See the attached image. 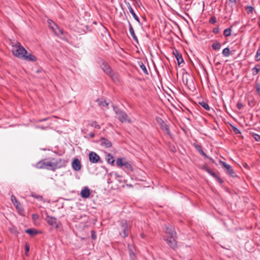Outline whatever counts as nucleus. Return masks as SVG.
Here are the masks:
<instances>
[{"label": "nucleus", "instance_id": "dca6fc26", "mask_svg": "<svg viewBox=\"0 0 260 260\" xmlns=\"http://www.w3.org/2000/svg\"><path fill=\"white\" fill-rule=\"evenodd\" d=\"M80 194L83 198L86 199L89 198L90 194V191L89 188L87 186L85 187L81 190Z\"/></svg>", "mask_w": 260, "mask_h": 260}, {"label": "nucleus", "instance_id": "bf43d9fd", "mask_svg": "<svg viewBox=\"0 0 260 260\" xmlns=\"http://www.w3.org/2000/svg\"><path fill=\"white\" fill-rule=\"evenodd\" d=\"M182 81H183V82L184 84L185 85H187V83H188V80L187 78H186L185 79H184V77H183V79H182Z\"/></svg>", "mask_w": 260, "mask_h": 260}, {"label": "nucleus", "instance_id": "8fccbe9b", "mask_svg": "<svg viewBox=\"0 0 260 260\" xmlns=\"http://www.w3.org/2000/svg\"><path fill=\"white\" fill-rule=\"evenodd\" d=\"M212 32L214 34H217L219 32V28L218 26L216 27H215L212 30Z\"/></svg>", "mask_w": 260, "mask_h": 260}, {"label": "nucleus", "instance_id": "f3484780", "mask_svg": "<svg viewBox=\"0 0 260 260\" xmlns=\"http://www.w3.org/2000/svg\"><path fill=\"white\" fill-rule=\"evenodd\" d=\"M22 58L26 60L31 61H36L37 60L36 57L32 55V54L24 53L22 56Z\"/></svg>", "mask_w": 260, "mask_h": 260}, {"label": "nucleus", "instance_id": "473e14b6", "mask_svg": "<svg viewBox=\"0 0 260 260\" xmlns=\"http://www.w3.org/2000/svg\"><path fill=\"white\" fill-rule=\"evenodd\" d=\"M89 125L92 127H94L95 128L97 129H100L101 126L100 125L97 123L96 121H92L89 123Z\"/></svg>", "mask_w": 260, "mask_h": 260}, {"label": "nucleus", "instance_id": "4468645a", "mask_svg": "<svg viewBox=\"0 0 260 260\" xmlns=\"http://www.w3.org/2000/svg\"><path fill=\"white\" fill-rule=\"evenodd\" d=\"M176 238H170V239H167L166 241L168 245L173 249L175 250L177 248V243L176 241Z\"/></svg>", "mask_w": 260, "mask_h": 260}, {"label": "nucleus", "instance_id": "774afa93", "mask_svg": "<svg viewBox=\"0 0 260 260\" xmlns=\"http://www.w3.org/2000/svg\"><path fill=\"white\" fill-rule=\"evenodd\" d=\"M35 197L37 199H42V197L40 196H35Z\"/></svg>", "mask_w": 260, "mask_h": 260}, {"label": "nucleus", "instance_id": "f03ea898", "mask_svg": "<svg viewBox=\"0 0 260 260\" xmlns=\"http://www.w3.org/2000/svg\"><path fill=\"white\" fill-rule=\"evenodd\" d=\"M56 164H55L54 161L51 162L47 161L46 159H44L39 161L37 164L36 167L38 169L44 168L54 171L56 170Z\"/></svg>", "mask_w": 260, "mask_h": 260}, {"label": "nucleus", "instance_id": "c9c22d12", "mask_svg": "<svg viewBox=\"0 0 260 260\" xmlns=\"http://www.w3.org/2000/svg\"><path fill=\"white\" fill-rule=\"evenodd\" d=\"M155 120L158 124L159 125V126H160L165 123L164 121L162 120V119L159 117H156Z\"/></svg>", "mask_w": 260, "mask_h": 260}, {"label": "nucleus", "instance_id": "5fc2aeb1", "mask_svg": "<svg viewBox=\"0 0 260 260\" xmlns=\"http://www.w3.org/2000/svg\"><path fill=\"white\" fill-rule=\"evenodd\" d=\"M29 250V246L27 243H26L25 245V252L26 253Z\"/></svg>", "mask_w": 260, "mask_h": 260}, {"label": "nucleus", "instance_id": "c85d7f7f", "mask_svg": "<svg viewBox=\"0 0 260 260\" xmlns=\"http://www.w3.org/2000/svg\"><path fill=\"white\" fill-rule=\"evenodd\" d=\"M9 231L12 234L15 235H17L19 234V232L17 231V228L14 226L9 227Z\"/></svg>", "mask_w": 260, "mask_h": 260}, {"label": "nucleus", "instance_id": "6e6d98bb", "mask_svg": "<svg viewBox=\"0 0 260 260\" xmlns=\"http://www.w3.org/2000/svg\"><path fill=\"white\" fill-rule=\"evenodd\" d=\"M124 3L126 4V5L127 6L129 10H130L131 9H133L129 2H126V1H124Z\"/></svg>", "mask_w": 260, "mask_h": 260}, {"label": "nucleus", "instance_id": "052dcab7", "mask_svg": "<svg viewBox=\"0 0 260 260\" xmlns=\"http://www.w3.org/2000/svg\"><path fill=\"white\" fill-rule=\"evenodd\" d=\"M89 136L91 138H94L95 136V134L94 133H90L89 134Z\"/></svg>", "mask_w": 260, "mask_h": 260}, {"label": "nucleus", "instance_id": "58836bf2", "mask_svg": "<svg viewBox=\"0 0 260 260\" xmlns=\"http://www.w3.org/2000/svg\"><path fill=\"white\" fill-rule=\"evenodd\" d=\"M245 10L248 14H251L253 12L254 8L252 6H248L246 7Z\"/></svg>", "mask_w": 260, "mask_h": 260}, {"label": "nucleus", "instance_id": "0eeeda50", "mask_svg": "<svg viewBox=\"0 0 260 260\" xmlns=\"http://www.w3.org/2000/svg\"><path fill=\"white\" fill-rule=\"evenodd\" d=\"M116 114L118 120L122 123L127 121L128 116L124 111L121 110L116 111Z\"/></svg>", "mask_w": 260, "mask_h": 260}, {"label": "nucleus", "instance_id": "a19ab883", "mask_svg": "<svg viewBox=\"0 0 260 260\" xmlns=\"http://www.w3.org/2000/svg\"><path fill=\"white\" fill-rule=\"evenodd\" d=\"M216 22H217V19L215 16H212L209 20V23L210 24H214Z\"/></svg>", "mask_w": 260, "mask_h": 260}, {"label": "nucleus", "instance_id": "864d4df0", "mask_svg": "<svg viewBox=\"0 0 260 260\" xmlns=\"http://www.w3.org/2000/svg\"><path fill=\"white\" fill-rule=\"evenodd\" d=\"M243 105L242 103L238 102L237 104V107L239 110H240L243 107Z\"/></svg>", "mask_w": 260, "mask_h": 260}, {"label": "nucleus", "instance_id": "b1692460", "mask_svg": "<svg viewBox=\"0 0 260 260\" xmlns=\"http://www.w3.org/2000/svg\"><path fill=\"white\" fill-rule=\"evenodd\" d=\"M194 147L197 149V150L199 151V152L204 157H207V155L205 154V153L203 151L202 146L201 145L198 144H194Z\"/></svg>", "mask_w": 260, "mask_h": 260}, {"label": "nucleus", "instance_id": "338daca9", "mask_svg": "<svg viewBox=\"0 0 260 260\" xmlns=\"http://www.w3.org/2000/svg\"><path fill=\"white\" fill-rule=\"evenodd\" d=\"M229 1L231 3H234V4L236 3V0H229Z\"/></svg>", "mask_w": 260, "mask_h": 260}, {"label": "nucleus", "instance_id": "1a4fd4ad", "mask_svg": "<svg viewBox=\"0 0 260 260\" xmlns=\"http://www.w3.org/2000/svg\"><path fill=\"white\" fill-rule=\"evenodd\" d=\"M173 54L175 56L177 61V64L179 66H180L182 63H184V60L182 58V54L179 52L178 50L175 49L173 50Z\"/></svg>", "mask_w": 260, "mask_h": 260}, {"label": "nucleus", "instance_id": "39448f33", "mask_svg": "<svg viewBox=\"0 0 260 260\" xmlns=\"http://www.w3.org/2000/svg\"><path fill=\"white\" fill-rule=\"evenodd\" d=\"M45 220L51 226V229H58L59 228L60 223L55 217L47 215Z\"/></svg>", "mask_w": 260, "mask_h": 260}, {"label": "nucleus", "instance_id": "a18cd8bd", "mask_svg": "<svg viewBox=\"0 0 260 260\" xmlns=\"http://www.w3.org/2000/svg\"><path fill=\"white\" fill-rule=\"evenodd\" d=\"M91 237L92 240H95L96 238V233L93 230L91 231Z\"/></svg>", "mask_w": 260, "mask_h": 260}, {"label": "nucleus", "instance_id": "13d9d810", "mask_svg": "<svg viewBox=\"0 0 260 260\" xmlns=\"http://www.w3.org/2000/svg\"><path fill=\"white\" fill-rule=\"evenodd\" d=\"M242 166L247 169H249V167L248 166L246 162H242Z\"/></svg>", "mask_w": 260, "mask_h": 260}, {"label": "nucleus", "instance_id": "c03bdc74", "mask_svg": "<svg viewBox=\"0 0 260 260\" xmlns=\"http://www.w3.org/2000/svg\"><path fill=\"white\" fill-rule=\"evenodd\" d=\"M255 89L257 94L260 96V84L259 83H256Z\"/></svg>", "mask_w": 260, "mask_h": 260}, {"label": "nucleus", "instance_id": "e2e57ef3", "mask_svg": "<svg viewBox=\"0 0 260 260\" xmlns=\"http://www.w3.org/2000/svg\"><path fill=\"white\" fill-rule=\"evenodd\" d=\"M207 173H208L210 175L213 172V171L209 168V169H207Z\"/></svg>", "mask_w": 260, "mask_h": 260}, {"label": "nucleus", "instance_id": "bb28decb", "mask_svg": "<svg viewBox=\"0 0 260 260\" xmlns=\"http://www.w3.org/2000/svg\"><path fill=\"white\" fill-rule=\"evenodd\" d=\"M233 26H231L230 27L225 29L223 31V35L226 37H229L231 35V31Z\"/></svg>", "mask_w": 260, "mask_h": 260}, {"label": "nucleus", "instance_id": "2eb2a0df", "mask_svg": "<svg viewBox=\"0 0 260 260\" xmlns=\"http://www.w3.org/2000/svg\"><path fill=\"white\" fill-rule=\"evenodd\" d=\"M72 167L75 171H80L81 168V164L79 159L78 158L74 159L72 162Z\"/></svg>", "mask_w": 260, "mask_h": 260}, {"label": "nucleus", "instance_id": "423d86ee", "mask_svg": "<svg viewBox=\"0 0 260 260\" xmlns=\"http://www.w3.org/2000/svg\"><path fill=\"white\" fill-rule=\"evenodd\" d=\"M100 62L101 63V67L102 69L106 74L108 75L109 74L112 73L113 70L106 61L102 59H101Z\"/></svg>", "mask_w": 260, "mask_h": 260}, {"label": "nucleus", "instance_id": "7ed1b4c3", "mask_svg": "<svg viewBox=\"0 0 260 260\" xmlns=\"http://www.w3.org/2000/svg\"><path fill=\"white\" fill-rule=\"evenodd\" d=\"M12 52L16 57L22 58L23 54L27 53V51L19 42H17L15 45L13 46Z\"/></svg>", "mask_w": 260, "mask_h": 260}, {"label": "nucleus", "instance_id": "49530a36", "mask_svg": "<svg viewBox=\"0 0 260 260\" xmlns=\"http://www.w3.org/2000/svg\"><path fill=\"white\" fill-rule=\"evenodd\" d=\"M51 28L56 36H59L60 35H62L60 33V32H58V31H57L56 29H57L54 25H53V26H52V27Z\"/></svg>", "mask_w": 260, "mask_h": 260}, {"label": "nucleus", "instance_id": "6ab92c4d", "mask_svg": "<svg viewBox=\"0 0 260 260\" xmlns=\"http://www.w3.org/2000/svg\"><path fill=\"white\" fill-rule=\"evenodd\" d=\"M25 232L26 233L29 234L31 236H34L41 233L40 232H39L35 229H28L25 230Z\"/></svg>", "mask_w": 260, "mask_h": 260}, {"label": "nucleus", "instance_id": "393cba45", "mask_svg": "<svg viewBox=\"0 0 260 260\" xmlns=\"http://www.w3.org/2000/svg\"><path fill=\"white\" fill-rule=\"evenodd\" d=\"M122 167H123L124 169H126V171L133 170V168L131 164L128 161H124Z\"/></svg>", "mask_w": 260, "mask_h": 260}, {"label": "nucleus", "instance_id": "e433bc0d", "mask_svg": "<svg viewBox=\"0 0 260 260\" xmlns=\"http://www.w3.org/2000/svg\"><path fill=\"white\" fill-rule=\"evenodd\" d=\"M14 205L15 206L16 209H17V211H21V206L20 203V202L17 201V202L14 203Z\"/></svg>", "mask_w": 260, "mask_h": 260}, {"label": "nucleus", "instance_id": "de8ad7c7", "mask_svg": "<svg viewBox=\"0 0 260 260\" xmlns=\"http://www.w3.org/2000/svg\"><path fill=\"white\" fill-rule=\"evenodd\" d=\"M232 129H233V131L236 134H241L240 131L238 128H237V127H235L234 126H232Z\"/></svg>", "mask_w": 260, "mask_h": 260}, {"label": "nucleus", "instance_id": "72a5a7b5", "mask_svg": "<svg viewBox=\"0 0 260 260\" xmlns=\"http://www.w3.org/2000/svg\"><path fill=\"white\" fill-rule=\"evenodd\" d=\"M129 11V12L131 13V14L133 15L134 19L139 23H140V21L139 19V18L138 17V16L135 13L133 9H131Z\"/></svg>", "mask_w": 260, "mask_h": 260}, {"label": "nucleus", "instance_id": "09e8293b", "mask_svg": "<svg viewBox=\"0 0 260 260\" xmlns=\"http://www.w3.org/2000/svg\"><path fill=\"white\" fill-rule=\"evenodd\" d=\"M220 184H222L223 183V180L218 176L215 178Z\"/></svg>", "mask_w": 260, "mask_h": 260}, {"label": "nucleus", "instance_id": "7c9ffc66", "mask_svg": "<svg viewBox=\"0 0 260 260\" xmlns=\"http://www.w3.org/2000/svg\"><path fill=\"white\" fill-rule=\"evenodd\" d=\"M222 53L223 55L225 57L229 56L231 54V51H230V48L229 47L225 48L222 50Z\"/></svg>", "mask_w": 260, "mask_h": 260}, {"label": "nucleus", "instance_id": "4c0bfd02", "mask_svg": "<svg viewBox=\"0 0 260 260\" xmlns=\"http://www.w3.org/2000/svg\"><path fill=\"white\" fill-rule=\"evenodd\" d=\"M168 146H169V150L171 152H176V147H175V146L173 144H171V143H169L168 144Z\"/></svg>", "mask_w": 260, "mask_h": 260}, {"label": "nucleus", "instance_id": "2f4dec72", "mask_svg": "<svg viewBox=\"0 0 260 260\" xmlns=\"http://www.w3.org/2000/svg\"><path fill=\"white\" fill-rule=\"evenodd\" d=\"M133 246L132 245L128 244V249L129 251V255L131 257V258H133L132 256H133L134 257H136V254L133 251Z\"/></svg>", "mask_w": 260, "mask_h": 260}, {"label": "nucleus", "instance_id": "a878e982", "mask_svg": "<svg viewBox=\"0 0 260 260\" xmlns=\"http://www.w3.org/2000/svg\"><path fill=\"white\" fill-rule=\"evenodd\" d=\"M138 65L139 66V67L143 71L144 73L146 75H148V71L144 63L142 61H138Z\"/></svg>", "mask_w": 260, "mask_h": 260}, {"label": "nucleus", "instance_id": "c756f323", "mask_svg": "<svg viewBox=\"0 0 260 260\" xmlns=\"http://www.w3.org/2000/svg\"><path fill=\"white\" fill-rule=\"evenodd\" d=\"M199 104L203 107L204 108L205 110H207V111H209L210 110V106L208 105V104H207V102H204V101H202V102H199Z\"/></svg>", "mask_w": 260, "mask_h": 260}, {"label": "nucleus", "instance_id": "9b49d317", "mask_svg": "<svg viewBox=\"0 0 260 260\" xmlns=\"http://www.w3.org/2000/svg\"><path fill=\"white\" fill-rule=\"evenodd\" d=\"M166 233L170 236V238H177L174 228L172 225L166 226Z\"/></svg>", "mask_w": 260, "mask_h": 260}, {"label": "nucleus", "instance_id": "ea45409f", "mask_svg": "<svg viewBox=\"0 0 260 260\" xmlns=\"http://www.w3.org/2000/svg\"><path fill=\"white\" fill-rule=\"evenodd\" d=\"M252 137L256 141L260 142V135L258 134L253 133L252 134Z\"/></svg>", "mask_w": 260, "mask_h": 260}, {"label": "nucleus", "instance_id": "603ef678", "mask_svg": "<svg viewBox=\"0 0 260 260\" xmlns=\"http://www.w3.org/2000/svg\"><path fill=\"white\" fill-rule=\"evenodd\" d=\"M11 198V201L13 204L14 203L17 202V201H18L16 198V197L14 195H12Z\"/></svg>", "mask_w": 260, "mask_h": 260}, {"label": "nucleus", "instance_id": "a211bd4d", "mask_svg": "<svg viewBox=\"0 0 260 260\" xmlns=\"http://www.w3.org/2000/svg\"><path fill=\"white\" fill-rule=\"evenodd\" d=\"M128 25H129V32H130L133 39L137 43H139L138 39L135 33L134 29L131 23H130V22L129 21H128Z\"/></svg>", "mask_w": 260, "mask_h": 260}, {"label": "nucleus", "instance_id": "0e129e2a", "mask_svg": "<svg viewBox=\"0 0 260 260\" xmlns=\"http://www.w3.org/2000/svg\"><path fill=\"white\" fill-rule=\"evenodd\" d=\"M207 158H208L212 163H215L214 160L211 158L207 156Z\"/></svg>", "mask_w": 260, "mask_h": 260}, {"label": "nucleus", "instance_id": "412c9836", "mask_svg": "<svg viewBox=\"0 0 260 260\" xmlns=\"http://www.w3.org/2000/svg\"><path fill=\"white\" fill-rule=\"evenodd\" d=\"M48 23L49 24V27L50 28L52 27V26H53V25L58 30V31L60 32V34H63V31L62 29L60 28L58 25H57L56 24L54 23V22L51 19L48 20Z\"/></svg>", "mask_w": 260, "mask_h": 260}, {"label": "nucleus", "instance_id": "20e7f679", "mask_svg": "<svg viewBox=\"0 0 260 260\" xmlns=\"http://www.w3.org/2000/svg\"><path fill=\"white\" fill-rule=\"evenodd\" d=\"M219 163L222 166V168L224 169V171L231 177L233 178H235L237 177V175L234 170L233 169L232 167L227 164L225 162L222 161L219 159Z\"/></svg>", "mask_w": 260, "mask_h": 260}, {"label": "nucleus", "instance_id": "6e6552de", "mask_svg": "<svg viewBox=\"0 0 260 260\" xmlns=\"http://www.w3.org/2000/svg\"><path fill=\"white\" fill-rule=\"evenodd\" d=\"M89 161L93 164H96L100 160L99 155L94 152H90L89 153Z\"/></svg>", "mask_w": 260, "mask_h": 260}, {"label": "nucleus", "instance_id": "5701e85b", "mask_svg": "<svg viewBox=\"0 0 260 260\" xmlns=\"http://www.w3.org/2000/svg\"><path fill=\"white\" fill-rule=\"evenodd\" d=\"M221 45L217 41H215L212 44V48L214 50H218L220 49Z\"/></svg>", "mask_w": 260, "mask_h": 260}, {"label": "nucleus", "instance_id": "69168bd1", "mask_svg": "<svg viewBox=\"0 0 260 260\" xmlns=\"http://www.w3.org/2000/svg\"><path fill=\"white\" fill-rule=\"evenodd\" d=\"M75 218L76 219L79 220L81 218V216H78V215H76Z\"/></svg>", "mask_w": 260, "mask_h": 260}, {"label": "nucleus", "instance_id": "f704fd0d", "mask_svg": "<svg viewBox=\"0 0 260 260\" xmlns=\"http://www.w3.org/2000/svg\"><path fill=\"white\" fill-rule=\"evenodd\" d=\"M124 161L122 158H118L116 160V165L118 167H122Z\"/></svg>", "mask_w": 260, "mask_h": 260}, {"label": "nucleus", "instance_id": "ddd939ff", "mask_svg": "<svg viewBox=\"0 0 260 260\" xmlns=\"http://www.w3.org/2000/svg\"><path fill=\"white\" fill-rule=\"evenodd\" d=\"M99 142L101 143V145L104 146L105 148H110L112 146V143L107 138L105 137H102L99 140Z\"/></svg>", "mask_w": 260, "mask_h": 260}, {"label": "nucleus", "instance_id": "aec40b11", "mask_svg": "<svg viewBox=\"0 0 260 260\" xmlns=\"http://www.w3.org/2000/svg\"><path fill=\"white\" fill-rule=\"evenodd\" d=\"M111 78V79L115 83L119 82V75L117 73H115L113 71L112 72L111 74L108 75Z\"/></svg>", "mask_w": 260, "mask_h": 260}, {"label": "nucleus", "instance_id": "37998d69", "mask_svg": "<svg viewBox=\"0 0 260 260\" xmlns=\"http://www.w3.org/2000/svg\"><path fill=\"white\" fill-rule=\"evenodd\" d=\"M255 60L259 61L260 60V48L257 50L256 55L255 56Z\"/></svg>", "mask_w": 260, "mask_h": 260}, {"label": "nucleus", "instance_id": "680f3d73", "mask_svg": "<svg viewBox=\"0 0 260 260\" xmlns=\"http://www.w3.org/2000/svg\"><path fill=\"white\" fill-rule=\"evenodd\" d=\"M211 175L214 178H215L218 176L216 173H215L213 172L211 174Z\"/></svg>", "mask_w": 260, "mask_h": 260}, {"label": "nucleus", "instance_id": "cd10ccee", "mask_svg": "<svg viewBox=\"0 0 260 260\" xmlns=\"http://www.w3.org/2000/svg\"><path fill=\"white\" fill-rule=\"evenodd\" d=\"M106 159H107V162L109 164H111V165H114V160L113 156L110 153H108L107 155Z\"/></svg>", "mask_w": 260, "mask_h": 260}, {"label": "nucleus", "instance_id": "79ce46f5", "mask_svg": "<svg viewBox=\"0 0 260 260\" xmlns=\"http://www.w3.org/2000/svg\"><path fill=\"white\" fill-rule=\"evenodd\" d=\"M259 70H260V69L257 68L256 67H254L252 69V75H254V76L256 75V74H258V73L259 72Z\"/></svg>", "mask_w": 260, "mask_h": 260}, {"label": "nucleus", "instance_id": "4d7b16f0", "mask_svg": "<svg viewBox=\"0 0 260 260\" xmlns=\"http://www.w3.org/2000/svg\"><path fill=\"white\" fill-rule=\"evenodd\" d=\"M202 169L206 172L207 169H209V167H208L206 164H205L203 166Z\"/></svg>", "mask_w": 260, "mask_h": 260}, {"label": "nucleus", "instance_id": "4be33fe9", "mask_svg": "<svg viewBox=\"0 0 260 260\" xmlns=\"http://www.w3.org/2000/svg\"><path fill=\"white\" fill-rule=\"evenodd\" d=\"M96 101L98 103L99 106L102 107H108L109 105L105 100L98 99Z\"/></svg>", "mask_w": 260, "mask_h": 260}, {"label": "nucleus", "instance_id": "f257e3e1", "mask_svg": "<svg viewBox=\"0 0 260 260\" xmlns=\"http://www.w3.org/2000/svg\"><path fill=\"white\" fill-rule=\"evenodd\" d=\"M119 222V235L122 238L127 237L131 231L130 222L123 219L118 221Z\"/></svg>", "mask_w": 260, "mask_h": 260}, {"label": "nucleus", "instance_id": "9d476101", "mask_svg": "<svg viewBox=\"0 0 260 260\" xmlns=\"http://www.w3.org/2000/svg\"><path fill=\"white\" fill-rule=\"evenodd\" d=\"M160 127L166 135H168L171 139H173V135L171 133L169 126L167 124L165 123Z\"/></svg>", "mask_w": 260, "mask_h": 260}, {"label": "nucleus", "instance_id": "3c124183", "mask_svg": "<svg viewBox=\"0 0 260 260\" xmlns=\"http://www.w3.org/2000/svg\"><path fill=\"white\" fill-rule=\"evenodd\" d=\"M39 216L37 214H34L32 215V218L34 221H36V220H37L39 218Z\"/></svg>", "mask_w": 260, "mask_h": 260}, {"label": "nucleus", "instance_id": "f8f14e48", "mask_svg": "<svg viewBox=\"0 0 260 260\" xmlns=\"http://www.w3.org/2000/svg\"><path fill=\"white\" fill-rule=\"evenodd\" d=\"M52 160L54 161L55 164H56V169L60 168L62 167H64L66 166L67 165V161H66L64 159L59 158L58 159H55V158H52Z\"/></svg>", "mask_w": 260, "mask_h": 260}]
</instances>
